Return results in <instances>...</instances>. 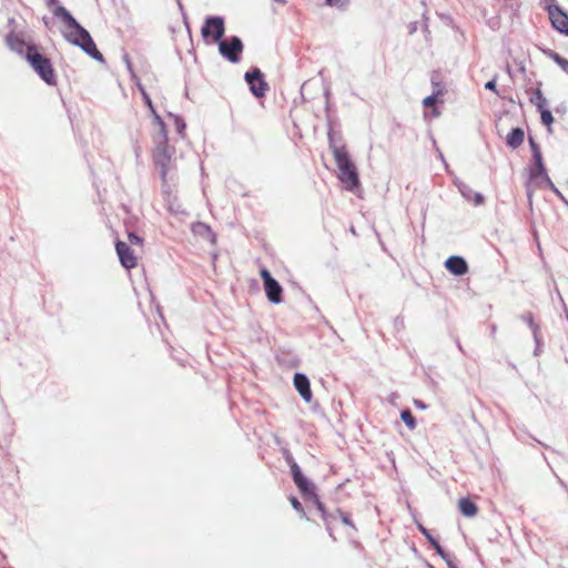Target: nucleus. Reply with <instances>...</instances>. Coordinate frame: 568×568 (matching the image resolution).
<instances>
[{
  "instance_id": "obj_1",
  "label": "nucleus",
  "mask_w": 568,
  "mask_h": 568,
  "mask_svg": "<svg viewBox=\"0 0 568 568\" xmlns=\"http://www.w3.org/2000/svg\"><path fill=\"white\" fill-rule=\"evenodd\" d=\"M326 112L328 121L327 136L329 142V149L332 150L335 163L338 169L337 178L345 190L356 193L361 189L357 168L349 158L342 133L339 131H336L334 128L333 121L329 115L328 105L326 108Z\"/></svg>"
},
{
  "instance_id": "obj_2",
  "label": "nucleus",
  "mask_w": 568,
  "mask_h": 568,
  "mask_svg": "<svg viewBox=\"0 0 568 568\" xmlns=\"http://www.w3.org/2000/svg\"><path fill=\"white\" fill-rule=\"evenodd\" d=\"M53 14L60 18L65 26L63 36L67 41L73 45L80 47L94 60L103 62V55L97 49L90 33L72 17V14L64 7L58 6L53 10Z\"/></svg>"
},
{
  "instance_id": "obj_3",
  "label": "nucleus",
  "mask_w": 568,
  "mask_h": 568,
  "mask_svg": "<svg viewBox=\"0 0 568 568\" xmlns=\"http://www.w3.org/2000/svg\"><path fill=\"white\" fill-rule=\"evenodd\" d=\"M156 132L153 135V159L164 184L169 182V173L172 169L174 149L168 145V132L165 124L159 114H155Z\"/></svg>"
},
{
  "instance_id": "obj_4",
  "label": "nucleus",
  "mask_w": 568,
  "mask_h": 568,
  "mask_svg": "<svg viewBox=\"0 0 568 568\" xmlns=\"http://www.w3.org/2000/svg\"><path fill=\"white\" fill-rule=\"evenodd\" d=\"M27 60L43 81H45L48 84H54L55 74L48 58L43 57L32 48H29Z\"/></svg>"
},
{
  "instance_id": "obj_5",
  "label": "nucleus",
  "mask_w": 568,
  "mask_h": 568,
  "mask_svg": "<svg viewBox=\"0 0 568 568\" xmlns=\"http://www.w3.org/2000/svg\"><path fill=\"white\" fill-rule=\"evenodd\" d=\"M292 475L295 484L297 485L304 497L312 500V503L320 508V500L316 494L314 493V485L308 483L307 478L304 477L300 467L296 464L292 465Z\"/></svg>"
},
{
  "instance_id": "obj_6",
  "label": "nucleus",
  "mask_w": 568,
  "mask_h": 568,
  "mask_svg": "<svg viewBox=\"0 0 568 568\" xmlns=\"http://www.w3.org/2000/svg\"><path fill=\"white\" fill-rule=\"evenodd\" d=\"M219 50L224 58L235 63L240 60V53L243 50V43L240 38L232 37L230 40L220 41Z\"/></svg>"
},
{
  "instance_id": "obj_7",
  "label": "nucleus",
  "mask_w": 568,
  "mask_h": 568,
  "mask_svg": "<svg viewBox=\"0 0 568 568\" xmlns=\"http://www.w3.org/2000/svg\"><path fill=\"white\" fill-rule=\"evenodd\" d=\"M224 31V20L221 17L207 18L201 30L204 38L211 37L214 42L222 41Z\"/></svg>"
},
{
  "instance_id": "obj_8",
  "label": "nucleus",
  "mask_w": 568,
  "mask_h": 568,
  "mask_svg": "<svg viewBox=\"0 0 568 568\" xmlns=\"http://www.w3.org/2000/svg\"><path fill=\"white\" fill-rule=\"evenodd\" d=\"M260 274L264 282L267 298L274 304L281 303L282 287L278 282L272 277L271 273L266 268H262Z\"/></svg>"
},
{
  "instance_id": "obj_9",
  "label": "nucleus",
  "mask_w": 568,
  "mask_h": 568,
  "mask_svg": "<svg viewBox=\"0 0 568 568\" xmlns=\"http://www.w3.org/2000/svg\"><path fill=\"white\" fill-rule=\"evenodd\" d=\"M245 80L251 85L252 93L257 98L264 97L268 90V85L263 80V74L260 69H254L252 72H246Z\"/></svg>"
},
{
  "instance_id": "obj_10",
  "label": "nucleus",
  "mask_w": 568,
  "mask_h": 568,
  "mask_svg": "<svg viewBox=\"0 0 568 568\" xmlns=\"http://www.w3.org/2000/svg\"><path fill=\"white\" fill-rule=\"evenodd\" d=\"M551 26L558 32L568 36V14L560 7L550 9L548 12Z\"/></svg>"
},
{
  "instance_id": "obj_11",
  "label": "nucleus",
  "mask_w": 568,
  "mask_h": 568,
  "mask_svg": "<svg viewBox=\"0 0 568 568\" xmlns=\"http://www.w3.org/2000/svg\"><path fill=\"white\" fill-rule=\"evenodd\" d=\"M115 248L120 262L125 268L130 270L136 265V258L126 243L120 241L116 243Z\"/></svg>"
},
{
  "instance_id": "obj_12",
  "label": "nucleus",
  "mask_w": 568,
  "mask_h": 568,
  "mask_svg": "<svg viewBox=\"0 0 568 568\" xmlns=\"http://www.w3.org/2000/svg\"><path fill=\"white\" fill-rule=\"evenodd\" d=\"M446 268L454 275L460 276L467 273V262L462 256H450L445 262Z\"/></svg>"
},
{
  "instance_id": "obj_13",
  "label": "nucleus",
  "mask_w": 568,
  "mask_h": 568,
  "mask_svg": "<svg viewBox=\"0 0 568 568\" xmlns=\"http://www.w3.org/2000/svg\"><path fill=\"white\" fill-rule=\"evenodd\" d=\"M455 185L457 186L458 191L460 192L462 196L467 201H473L475 205H480L484 203V196L478 193L474 192L469 185L462 181H456Z\"/></svg>"
},
{
  "instance_id": "obj_14",
  "label": "nucleus",
  "mask_w": 568,
  "mask_h": 568,
  "mask_svg": "<svg viewBox=\"0 0 568 568\" xmlns=\"http://www.w3.org/2000/svg\"><path fill=\"white\" fill-rule=\"evenodd\" d=\"M294 385L302 398L305 402H311L312 399V392L310 388V382L308 378L300 373H296L294 376Z\"/></svg>"
},
{
  "instance_id": "obj_15",
  "label": "nucleus",
  "mask_w": 568,
  "mask_h": 568,
  "mask_svg": "<svg viewBox=\"0 0 568 568\" xmlns=\"http://www.w3.org/2000/svg\"><path fill=\"white\" fill-rule=\"evenodd\" d=\"M528 172L530 181L538 180L540 175L547 172L542 156H535V159H532V164L529 166Z\"/></svg>"
},
{
  "instance_id": "obj_16",
  "label": "nucleus",
  "mask_w": 568,
  "mask_h": 568,
  "mask_svg": "<svg viewBox=\"0 0 568 568\" xmlns=\"http://www.w3.org/2000/svg\"><path fill=\"white\" fill-rule=\"evenodd\" d=\"M525 139V132L520 128L513 129L506 138V144L511 149L520 146Z\"/></svg>"
},
{
  "instance_id": "obj_17",
  "label": "nucleus",
  "mask_w": 568,
  "mask_h": 568,
  "mask_svg": "<svg viewBox=\"0 0 568 568\" xmlns=\"http://www.w3.org/2000/svg\"><path fill=\"white\" fill-rule=\"evenodd\" d=\"M458 507L460 513L466 517H474L478 511L476 504L469 498H460L458 501Z\"/></svg>"
},
{
  "instance_id": "obj_18",
  "label": "nucleus",
  "mask_w": 568,
  "mask_h": 568,
  "mask_svg": "<svg viewBox=\"0 0 568 568\" xmlns=\"http://www.w3.org/2000/svg\"><path fill=\"white\" fill-rule=\"evenodd\" d=\"M192 231H193L194 234L203 236L204 239H206L211 243L215 242L214 233L212 232L210 226L204 224V223L197 222V223L193 224Z\"/></svg>"
},
{
  "instance_id": "obj_19",
  "label": "nucleus",
  "mask_w": 568,
  "mask_h": 568,
  "mask_svg": "<svg viewBox=\"0 0 568 568\" xmlns=\"http://www.w3.org/2000/svg\"><path fill=\"white\" fill-rule=\"evenodd\" d=\"M521 320L530 327L535 343L539 345V326L535 323L531 313H525L521 315Z\"/></svg>"
},
{
  "instance_id": "obj_20",
  "label": "nucleus",
  "mask_w": 568,
  "mask_h": 568,
  "mask_svg": "<svg viewBox=\"0 0 568 568\" xmlns=\"http://www.w3.org/2000/svg\"><path fill=\"white\" fill-rule=\"evenodd\" d=\"M544 53L550 58L554 62H556L562 71H565L568 74V60L562 58L559 53L555 52L554 50L547 49L544 50Z\"/></svg>"
},
{
  "instance_id": "obj_21",
  "label": "nucleus",
  "mask_w": 568,
  "mask_h": 568,
  "mask_svg": "<svg viewBox=\"0 0 568 568\" xmlns=\"http://www.w3.org/2000/svg\"><path fill=\"white\" fill-rule=\"evenodd\" d=\"M418 530L425 536V538L429 541V544L433 546L436 552L439 556H443V548L437 541V539L434 538L433 535L422 524H418Z\"/></svg>"
},
{
  "instance_id": "obj_22",
  "label": "nucleus",
  "mask_w": 568,
  "mask_h": 568,
  "mask_svg": "<svg viewBox=\"0 0 568 568\" xmlns=\"http://www.w3.org/2000/svg\"><path fill=\"white\" fill-rule=\"evenodd\" d=\"M531 103L536 105V108L540 111V110H544V109H547V105H548V101L547 99L544 97L542 92L540 89H537L534 93V95L531 97L530 99Z\"/></svg>"
},
{
  "instance_id": "obj_23",
  "label": "nucleus",
  "mask_w": 568,
  "mask_h": 568,
  "mask_svg": "<svg viewBox=\"0 0 568 568\" xmlns=\"http://www.w3.org/2000/svg\"><path fill=\"white\" fill-rule=\"evenodd\" d=\"M400 419L409 429H414L416 427L415 418L409 409L402 410Z\"/></svg>"
},
{
  "instance_id": "obj_24",
  "label": "nucleus",
  "mask_w": 568,
  "mask_h": 568,
  "mask_svg": "<svg viewBox=\"0 0 568 568\" xmlns=\"http://www.w3.org/2000/svg\"><path fill=\"white\" fill-rule=\"evenodd\" d=\"M540 118H541V122L547 125V126H550L552 123H554V116L550 112V110L547 109H544V110H540Z\"/></svg>"
},
{
  "instance_id": "obj_25",
  "label": "nucleus",
  "mask_w": 568,
  "mask_h": 568,
  "mask_svg": "<svg viewBox=\"0 0 568 568\" xmlns=\"http://www.w3.org/2000/svg\"><path fill=\"white\" fill-rule=\"evenodd\" d=\"M327 6L335 7L337 9H346L349 4V0H325Z\"/></svg>"
},
{
  "instance_id": "obj_26",
  "label": "nucleus",
  "mask_w": 568,
  "mask_h": 568,
  "mask_svg": "<svg viewBox=\"0 0 568 568\" xmlns=\"http://www.w3.org/2000/svg\"><path fill=\"white\" fill-rule=\"evenodd\" d=\"M169 115L173 119L178 133L183 134L185 130L184 121L181 118L173 115L172 113H170Z\"/></svg>"
},
{
  "instance_id": "obj_27",
  "label": "nucleus",
  "mask_w": 568,
  "mask_h": 568,
  "mask_svg": "<svg viewBox=\"0 0 568 568\" xmlns=\"http://www.w3.org/2000/svg\"><path fill=\"white\" fill-rule=\"evenodd\" d=\"M536 182H537V185H538V186H545V187H548V189L550 187V183H554V182L550 180V178H549V175H548V173H547V172H546V173H544L542 175H540V176H539V179H538V180H536Z\"/></svg>"
},
{
  "instance_id": "obj_28",
  "label": "nucleus",
  "mask_w": 568,
  "mask_h": 568,
  "mask_svg": "<svg viewBox=\"0 0 568 568\" xmlns=\"http://www.w3.org/2000/svg\"><path fill=\"white\" fill-rule=\"evenodd\" d=\"M529 145H530L532 159H535V156H542L541 152H540V149H539V145L537 144V142L532 138H529Z\"/></svg>"
},
{
  "instance_id": "obj_29",
  "label": "nucleus",
  "mask_w": 568,
  "mask_h": 568,
  "mask_svg": "<svg viewBox=\"0 0 568 568\" xmlns=\"http://www.w3.org/2000/svg\"><path fill=\"white\" fill-rule=\"evenodd\" d=\"M338 518L341 519V521H342L344 525L348 526V527H349L351 529H353V530H356V528H355V526H354L353 521L351 520V518H349V516H348L347 514L339 513V514H338Z\"/></svg>"
},
{
  "instance_id": "obj_30",
  "label": "nucleus",
  "mask_w": 568,
  "mask_h": 568,
  "mask_svg": "<svg viewBox=\"0 0 568 568\" xmlns=\"http://www.w3.org/2000/svg\"><path fill=\"white\" fill-rule=\"evenodd\" d=\"M142 93H143L144 101L153 115V121L155 122V114H158V113L153 106L152 100L145 92H142Z\"/></svg>"
},
{
  "instance_id": "obj_31",
  "label": "nucleus",
  "mask_w": 568,
  "mask_h": 568,
  "mask_svg": "<svg viewBox=\"0 0 568 568\" xmlns=\"http://www.w3.org/2000/svg\"><path fill=\"white\" fill-rule=\"evenodd\" d=\"M436 101H437V97H436V94H432V95L426 97V98L423 100V105H424L425 108H429V106L434 105V104L436 103Z\"/></svg>"
},
{
  "instance_id": "obj_32",
  "label": "nucleus",
  "mask_w": 568,
  "mask_h": 568,
  "mask_svg": "<svg viewBox=\"0 0 568 568\" xmlns=\"http://www.w3.org/2000/svg\"><path fill=\"white\" fill-rule=\"evenodd\" d=\"M541 2L547 12H550V9L552 8H559V6L556 4V0H541Z\"/></svg>"
},
{
  "instance_id": "obj_33",
  "label": "nucleus",
  "mask_w": 568,
  "mask_h": 568,
  "mask_svg": "<svg viewBox=\"0 0 568 568\" xmlns=\"http://www.w3.org/2000/svg\"><path fill=\"white\" fill-rule=\"evenodd\" d=\"M128 237L130 243L133 245H140L142 243V239L134 233H129Z\"/></svg>"
},
{
  "instance_id": "obj_34",
  "label": "nucleus",
  "mask_w": 568,
  "mask_h": 568,
  "mask_svg": "<svg viewBox=\"0 0 568 568\" xmlns=\"http://www.w3.org/2000/svg\"><path fill=\"white\" fill-rule=\"evenodd\" d=\"M485 89L486 90H489V91H494L497 93V89H496V79H493L490 81H487L485 83Z\"/></svg>"
},
{
  "instance_id": "obj_35",
  "label": "nucleus",
  "mask_w": 568,
  "mask_h": 568,
  "mask_svg": "<svg viewBox=\"0 0 568 568\" xmlns=\"http://www.w3.org/2000/svg\"><path fill=\"white\" fill-rule=\"evenodd\" d=\"M549 190H550L552 193H555V194H556L560 200H562V201H565V202H566V200H565V197H564L562 193L557 189V186H556L554 183H550V187H549Z\"/></svg>"
},
{
  "instance_id": "obj_36",
  "label": "nucleus",
  "mask_w": 568,
  "mask_h": 568,
  "mask_svg": "<svg viewBox=\"0 0 568 568\" xmlns=\"http://www.w3.org/2000/svg\"><path fill=\"white\" fill-rule=\"evenodd\" d=\"M291 504L296 511L302 513L301 503L295 497L291 498Z\"/></svg>"
},
{
  "instance_id": "obj_37",
  "label": "nucleus",
  "mask_w": 568,
  "mask_h": 568,
  "mask_svg": "<svg viewBox=\"0 0 568 568\" xmlns=\"http://www.w3.org/2000/svg\"><path fill=\"white\" fill-rule=\"evenodd\" d=\"M446 562L447 565L449 566V568H456L453 564V561L449 559V555L446 554L444 550H443V556H440Z\"/></svg>"
},
{
  "instance_id": "obj_38",
  "label": "nucleus",
  "mask_w": 568,
  "mask_h": 568,
  "mask_svg": "<svg viewBox=\"0 0 568 568\" xmlns=\"http://www.w3.org/2000/svg\"><path fill=\"white\" fill-rule=\"evenodd\" d=\"M321 513H322V519H324L326 521V525H327V530L329 531L331 530V521H328L327 517H326V513H325V509L324 507L322 506V509H321Z\"/></svg>"
},
{
  "instance_id": "obj_39",
  "label": "nucleus",
  "mask_w": 568,
  "mask_h": 568,
  "mask_svg": "<svg viewBox=\"0 0 568 568\" xmlns=\"http://www.w3.org/2000/svg\"><path fill=\"white\" fill-rule=\"evenodd\" d=\"M526 191H527L528 203H529V205H531L532 204V191H531L529 184L526 185Z\"/></svg>"
},
{
  "instance_id": "obj_40",
  "label": "nucleus",
  "mask_w": 568,
  "mask_h": 568,
  "mask_svg": "<svg viewBox=\"0 0 568 568\" xmlns=\"http://www.w3.org/2000/svg\"><path fill=\"white\" fill-rule=\"evenodd\" d=\"M415 406L420 409L427 408V406L422 400H415Z\"/></svg>"
},
{
  "instance_id": "obj_41",
  "label": "nucleus",
  "mask_w": 568,
  "mask_h": 568,
  "mask_svg": "<svg viewBox=\"0 0 568 568\" xmlns=\"http://www.w3.org/2000/svg\"><path fill=\"white\" fill-rule=\"evenodd\" d=\"M540 346H541V339L539 338V345L536 343V348H535V355H538L539 354V351H540Z\"/></svg>"
},
{
  "instance_id": "obj_42",
  "label": "nucleus",
  "mask_w": 568,
  "mask_h": 568,
  "mask_svg": "<svg viewBox=\"0 0 568 568\" xmlns=\"http://www.w3.org/2000/svg\"><path fill=\"white\" fill-rule=\"evenodd\" d=\"M557 295H558L560 302L564 303V298H562V296H561V294H560V292L558 290H557Z\"/></svg>"
},
{
  "instance_id": "obj_43",
  "label": "nucleus",
  "mask_w": 568,
  "mask_h": 568,
  "mask_svg": "<svg viewBox=\"0 0 568 568\" xmlns=\"http://www.w3.org/2000/svg\"><path fill=\"white\" fill-rule=\"evenodd\" d=\"M58 0H49V3L52 4V3H55Z\"/></svg>"
}]
</instances>
